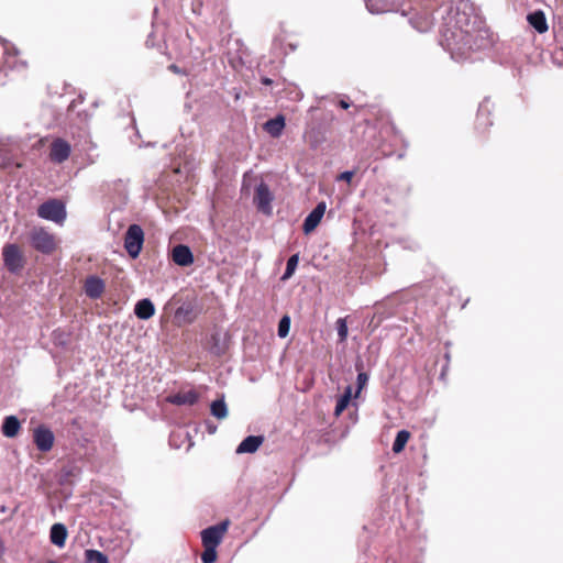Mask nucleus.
<instances>
[{
    "instance_id": "f257e3e1",
    "label": "nucleus",
    "mask_w": 563,
    "mask_h": 563,
    "mask_svg": "<svg viewBox=\"0 0 563 563\" xmlns=\"http://www.w3.org/2000/svg\"><path fill=\"white\" fill-rule=\"evenodd\" d=\"M37 216L44 220L63 223L66 219L65 205L57 199L47 200L38 207Z\"/></svg>"
},
{
    "instance_id": "f03ea898",
    "label": "nucleus",
    "mask_w": 563,
    "mask_h": 563,
    "mask_svg": "<svg viewBox=\"0 0 563 563\" xmlns=\"http://www.w3.org/2000/svg\"><path fill=\"white\" fill-rule=\"evenodd\" d=\"M144 243V232L139 224H131L124 236V249L132 258H136Z\"/></svg>"
},
{
    "instance_id": "7ed1b4c3",
    "label": "nucleus",
    "mask_w": 563,
    "mask_h": 563,
    "mask_svg": "<svg viewBox=\"0 0 563 563\" xmlns=\"http://www.w3.org/2000/svg\"><path fill=\"white\" fill-rule=\"evenodd\" d=\"M4 266L10 273H19L24 266V257L19 246L8 244L2 250Z\"/></svg>"
},
{
    "instance_id": "20e7f679",
    "label": "nucleus",
    "mask_w": 563,
    "mask_h": 563,
    "mask_svg": "<svg viewBox=\"0 0 563 563\" xmlns=\"http://www.w3.org/2000/svg\"><path fill=\"white\" fill-rule=\"evenodd\" d=\"M31 243L42 253H51L55 249L54 236L43 228H36L31 232Z\"/></svg>"
},
{
    "instance_id": "39448f33",
    "label": "nucleus",
    "mask_w": 563,
    "mask_h": 563,
    "mask_svg": "<svg viewBox=\"0 0 563 563\" xmlns=\"http://www.w3.org/2000/svg\"><path fill=\"white\" fill-rule=\"evenodd\" d=\"M229 527V521H222L219 525L211 526L201 531V540L203 547L217 548Z\"/></svg>"
},
{
    "instance_id": "423d86ee",
    "label": "nucleus",
    "mask_w": 563,
    "mask_h": 563,
    "mask_svg": "<svg viewBox=\"0 0 563 563\" xmlns=\"http://www.w3.org/2000/svg\"><path fill=\"white\" fill-rule=\"evenodd\" d=\"M70 153L71 146L66 140L57 137L52 141L49 146V159L53 163L62 164L66 162L69 158Z\"/></svg>"
},
{
    "instance_id": "0eeeda50",
    "label": "nucleus",
    "mask_w": 563,
    "mask_h": 563,
    "mask_svg": "<svg viewBox=\"0 0 563 563\" xmlns=\"http://www.w3.org/2000/svg\"><path fill=\"white\" fill-rule=\"evenodd\" d=\"M33 441L41 452L52 450L55 441L54 433L45 426H38L33 430Z\"/></svg>"
},
{
    "instance_id": "6e6552de",
    "label": "nucleus",
    "mask_w": 563,
    "mask_h": 563,
    "mask_svg": "<svg viewBox=\"0 0 563 563\" xmlns=\"http://www.w3.org/2000/svg\"><path fill=\"white\" fill-rule=\"evenodd\" d=\"M273 200V196L269 191V188L266 184L261 183L257 185L254 196V202L258 210L264 213H271L272 206L271 202Z\"/></svg>"
},
{
    "instance_id": "1a4fd4ad",
    "label": "nucleus",
    "mask_w": 563,
    "mask_h": 563,
    "mask_svg": "<svg viewBox=\"0 0 563 563\" xmlns=\"http://www.w3.org/2000/svg\"><path fill=\"white\" fill-rule=\"evenodd\" d=\"M327 209L325 202L321 201L319 202L316 208L306 217L303 221V232L306 234L311 233L320 223L321 219L324 216Z\"/></svg>"
},
{
    "instance_id": "9d476101",
    "label": "nucleus",
    "mask_w": 563,
    "mask_h": 563,
    "mask_svg": "<svg viewBox=\"0 0 563 563\" xmlns=\"http://www.w3.org/2000/svg\"><path fill=\"white\" fill-rule=\"evenodd\" d=\"M173 262L179 266H189L194 263V255L187 245L178 244L172 251Z\"/></svg>"
},
{
    "instance_id": "9b49d317",
    "label": "nucleus",
    "mask_w": 563,
    "mask_h": 563,
    "mask_svg": "<svg viewBox=\"0 0 563 563\" xmlns=\"http://www.w3.org/2000/svg\"><path fill=\"white\" fill-rule=\"evenodd\" d=\"M104 290V283L101 278L96 276H90L87 278L85 283V291L86 295L91 299H97L101 297Z\"/></svg>"
},
{
    "instance_id": "f8f14e48",
    "label": "nucleus",
    "mask_w": 563,
    "mask_h": 563,
    "mask_svg": "<svg viewBox=\"0 0 563 563\" xmlns=\"http://www.w3.org/2000/svg\"><path fill=\"white\" fill-rule=\"evenodd\" d=\"M264 438L261 435L246 437L236 448L238 454L254 453L262 445Z\"/></svg>"
},
{
    "instance_id": "ddd939ff",
    "label": "nucleus",
    "mask_w": 563,
    "mask_h": 563,
    "mask_svg": "<svg viewBox=\"0 0 563 563\" xmlns=\"http://www.w3.org/2000/svg\"><path fill=\"white\" fill-rule=\"evenodd\" d=\"M527 20L529 24L540 34L545 33L549 29L545 14L541 10L528 14Z\"/></svg>"
},
{
    "instance_id": "4468645a",
    "label": "nucleus",
    "mask_w": 563,
    "mask_h": 563,
    "mask_svg": "<svg viewBox=\"0 0 563 563\" xmlns=\"http://www.w3.org/2000/svg\"><path fill=\"white\" fill-rule=\"evenodd\" d=\"M49 539L54 545L63 548L67 539L66 527L63 523H54L51 527Z\"/></svg>"
},
{
    "instance_id": "2eb2a0df",
    "label": "nucleus",
    "mask_w": 563,
    "mask_h": 563,
    "mask_svg": "<svg viewBox=\"0 0 563 563\" xmlns=\"http://www.w3.org/2000/svg\"><path fill=\"white\" fill-rule=\"evenodd\" d=\"M134 313L139 319L147 320L155 313V307L153 302L145 298L136 302Z\"/></svg>"
},
{
    "instance_id": "dca6fc26",
    "label": "nucleus",
    "mask_w": 563,
    "mask_h": 563,
    "mask_svg": "<svg viewBox=\"0 0 563 563\" xmlns=\"http://www.w3.org/2000/svg\"><path fill=\"white\" fill-rule=\"evenodd\" d=\"M21 428L20 421L15 416H8L4 418L1 431L7 438H14Z\"/></svg>"
},
{
    "instance_id": "f3484780",
    "label": "nucleus",
    "mask_w": 563,
    "mask_h": 563,
    "mask_svg": "<svg viewBox=\"0 0 563 563\" xmlns=\"http://www.w3.org/2000/svg\"><path fill=\"white\" fill-rule=\"evenodd\" d=\"M264 128L269 135L278 137L285 128V118L283 115H278L271 119L265 123Z\"/></svg>"
},
{
    "instance_id": "a211bd4d",
    "label": "nucleus",
    "mask_w": 563,
    "mask_h": 563,
    "mask_svg": "<svg viewBox=\"0 0 563 563\" xmlns=\"http://www.w3.org/2000/svg\"><path fill=\"white\" fill-rule=\"evenodd\" d=\"M168 400L175 405H194L198 400V395L194 390H188L170 396Z\"/></svg>"
},
{
    "instance_id": "6ab92c4d",
    "label": "nucleus",
    "mask_w": 563,
    "mask_h": 563,
    "mask_svg": "<svg viewBox=\"0 0 563 563\" xmlns=\"http://www.w3.org/2000/svg\"><path fill=\"white\" fill-rule=\"evenodd\" d=\"M211 415L219 419H225L228 417V407L223 398L214 400L210 406Z\"/></svg>"
},
{
    "instance_id": "aec40b11",
    "label": "nucleus",
    "mask_w": 563,
    "mask_h": 563,
    "mask_svg": "<svg viewBox=\"0 0 563 563\" xmlns=\"http://www.w3.org/2000/svg\"><path fill=\"white\" fill-rule=\"evenodd\" d=\"M351 397H352V387L347 386L345 388L344 394L338 399V402H336V406L334 409L335 416H340L347 408Z\"/></svg>"
},
{
    "instance_id": "412c9836",
    "label": "nucleus",
    "mask_w": 563,
    "mask_h": 563,
    "mask_svg": "<svg viewBox=\"0 0 563 563\" xmlns=\"http://www.w3.org/2000/svg\"><path fill=\"white\" fill-rule=\"evenodd\" d=\"M409 438H410V433L407 430L398 431L396 439L393 443V451L395 453H400L405 449Z\"/></svg>"
},
{
    "instance_id": "4be33fe9",
    "label": "nucleus",
    "mask_w": 563,
    "mask_h": 563,
    "mask_svg": "<svg viewBox=\"0 0 563 563\" xmlns=\"http://www.w3.org/2000/svg\"><path fill=\"white\" fill-rule=\"evenodd\" d=\"M85 556L88 563H109L108 558L98 550H86Z\"/></svg>"
},
{
    "instance_id": "5701e85b",
    "label": "nucleus",
    "mask_w": 563,
    "mask_h": 563,
    "mask_svg": "<svg viewBox=\"0 0 563 563\" xmlns=\"http://www.w3.org/2000/svg\"><path fill=\"white\" fill-rule=\"evenodd\" d=\"M298 262H299L298 254H294L288 258L285 273L282 277L283 280H286L294 275V273L298 266Z\"/></svg>"
},
{
    "instance_id": "b1692460",
    "label": "nucleus",
    "mask_w": 563,
    "mask_h": 563,
    "mask_svg": "<svg viewBox=\"0 0 563 563\" xmlns=\"http://www.w3.org/2000/svg\"><path fill=\"white\" fill-rule=\"evenodd\" d=\"M290 329V318L288 316H284L278 323V335L280 338H286L289 333Z\"/></svg>"
},
{
    "instance_id": "393cba45",
    "label": "nucleus",
    "mask_w": 563,
    "mask_h": 563,
    "mask_svg": "<svg viewBox=\"0 0 563 563\" xmlns=\"http://www.w3.org/2000/svg\"><path fill=\"white\" fill-rule=\"evenodd\" d=\"M336 330L340 341L344 342L347 338L349 332L345 319L340 318L336 320Z\"/></svg>"
},
{
    "instance_id": "a878e982",
    "label": "nucleus",
    "mask_w": 563,
    "mask_h": 563,
    "mask_svg": "<svg viewBox=\"0 0 563 563\" xmlns=\"http://www.w3.org/2000/svg\"><path fill=\"white\" fill-rule=\"evenodd\" d=\"M217 548L205 547V551L201 554V561L203 563H213L217 560Z\"/></svg>"
},
{
    "instance_id": "bb28decb",
    "label": "nucleus",
    "mask_w": 563,
    "mask_h": 563,
    "mask_svg": "<svg viewBox=\"0 0 563 563\" xmlns=\"http://www.w3.org/2000/svg\"><path fill=\"white\" fill-rule=\"evenodd\" d=\"M368 376L366 373H358L357 375V391L356 396L360 394V391L363 389V387L367 384Z\"/></svg>"
},
{
    "instance_id": "cd10ccee",
    "label": "nucleus",
    "mask_w": 563,
    "mask_h": 563,
    "mask_svg": "<svg viewBox=\"0 0 563 563\" xmlns=\"http://www.w3.org/2000/svg\"><path fill=\"white\" fill-rule=\"evenodd\" d=\"M352 177H353V172L346 170V172H343L342 174H340L339 179L345 180V181H351Z\"/></svg>"
},
{
    "instance_id": "c85d7f7f",
    "label": "nucleus",
    "mask_w": 563,
    "mask_h": 563,
    "mask_svg": "<svg viewBox=\"0 0 563 563\" xmlns=\"http://www.w3.org/2000/svg\"><path fill=\"white\" fill-rule=\"evenodd\" d=\"M488 112V110L486 109V107L484 104H481L479 107V110H478V115H477V120L479 121L482 119V117H484V114Z\"/></svg>"
},
{
    "instance_id": "c756f323",
    "label": "nucleus",
    "mask_w": 563,
    "mask_h": 563,
    "mask_svg": "<svg viewBox=\"0 0 563 563\" xmlns=\"http://www.w3.org/2000/svg\"><path fill=\"white\" fill-rule=\"evenodd\" d=\"M340 107L343 108V109H347L350 107V104L345 100H341L340 101Z\"/></svg>"
},
{
    "instance_id": "7c9ffc66",
    "label": "nucleus",
    "mask_w": 563,
    "mask_h": 563,
    "mask_svg": "<svg viewBox=\"0 0 563 563\" xmlns=\"http://www.w3.org/2000/svg\"><path fill=\"white\" fill-rule=\"evenodd\" d=\"M170 69L174 71V73H180V70L178 69V67L176 65H172L170 66Z\"/></svg>"
},
{
    "instance_id": "2f4dec72",
    "label": "nucleus",
    "mask_w": 563,
    "mask_h": 563,
    "mask_svg": "<svg viewBox=\"0 0 563 563\" xmlns=\"http://www.w3.org/2000/svg\"><path fill=\"white\" fill-rule=\"evenodd\" d=\"M263 84L264 85H271L272 84V80L269 78H264L263 79Z\"/></svg>"
},
{
    "instance_id": "473e14b6",
    "label": "nucleus",
    "mask_w": 563,
    "mask_h": 563,
    "mask_svg": "<svg viewBox=\"0 0 563 563\" xmlns=\"http://www.w3.org/2000/svg\"><path fill=\"white\" fill-rule=\"evenodd\" d=\"M5 510H7V509H5V507H4V506H2V507L0 508V511H1V512H4Z\"/></svg>"
}]
</instances>
